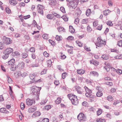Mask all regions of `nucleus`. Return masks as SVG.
Here are the masks:
<instances>
[{"label": "nucleus", "instance_id": "1", "mask_svg": "<svg viewBox=\"0 0 122 122\" xmlns=\"http://www.w3.org/2000/svg\"><path fill=\"white\" fill-rule=\"evenodd\" d=\"M78 4V1L76 0H74L71 2H69L68 6L70 8H72L74 9L77 7Z\"/></svg>", "mask_w": 122, "mask_h": 122}, {"label": "nucleus", "instance_id": "2", "mask_svg": "<svg viewBox=\"0 0 122 122\" xmlns=\"http://www.w3.org/2000/svg\"><path fill=\"white\" fill-rule=\"evenodd\" d=\"M97 41L95 44L96 46L98 47H101L102 45H105L106 42L103 41L101 39V37H98L97 38Z\"/></svg>", "mask_w": 122, "mask_h": 122}, {"label": "nucleus", "instance_id": "3", "mask_svg": "<svg viewBox=\"0 0 122 122\" xmlns=\"http://www.w3.org/2000/svg\"><path fill=\"white\" fill-rule=\"evenodd\" d=\"M84 88L86 92L85 95L86 97L90 98H93L94 97V96L92 94L91 90L89 89L86 86H85Z\"/></svg>", "mask_w": 122, "mask_h": 122}, {"label": "nucleus", "instance_id": "4", "mask_svg": "<svg viewBox=\"0 0 122 122\" xmlns=\"http://www.w3.org/2000/svg\"><path fill=\"white\" fill-rule=\"evenodd\" d=\"M77 118L80 121H85L86 119V117L82 113H80L78 115Z\"/></svg>", "mask_w": 122, "mask_h": 122}, {"label": "nucleus", "instance_id": "5", "mask_svg": "<svg viewBox=\"0 0 122 122\" xmlns=\"http://www.w3.org/2000/svg\"><path fill=\"white\" fill-rule=\"evenodd\" d=\"M3 39L5 43L7 45H9L12 42V41L10 38L7 37L5 36H3Z\"/></svg>", "mask_w": 122, "mask_h": 122}, {"label": "nucleus", "instance_id": "6", "mask_svg": "<svg viewBox=\"0 0 122 122\" xmlns=\"http://www.w3.org/2000/svg\"><path fill=\"white\" fill-rule=\"evenodd\" d=\"M37 11L39 13L40 15H43V6L40 5H38Z\"/></svg>", "mask_w": 122, "mask_h": 122}, {"label": "nucleus", "instance_id": "7", "mask_svg": "<svg viewBox=\"0 0 122 122\" xmlns=\"http://www.w3.org/2000/svg\"><path fill=\"white\" fill-rule=\"evenodd\" d=\"M35 102V101L34 100L30 99L29 98H27L26 101V105L29 106H31Z\"/></svg>", "mask_w": 122, "mask_h": 122}, {"label": "nucleus", "instance_id": "8", "mask_svg": "<svg viewBox=\"0 0 122 122\" xmlns=\"http://www.w3.org/2000/svg\"><path fill=\"white\" fill-rule=\"evenodd\" d=\"M75 88L78 93L80 94H82L83 92V90L80 87L78 86H75Z\"/></svg>", "mask_w": 122, "mask_h": 122}, {"label": "nucleus", "instance_id": "9", "mask_svg": "<svg viewBox=\"0 0 122 122\" xmlns=\"http://www.w3.org/2000/svg\"><path fill=\"white\" fill-rule=\"evenodd\" d=\"M13 49L11 48H8L6 49L4 52L3 53H6L9 55L11 53L13 52Z\"/></svg>", "mask_w": 122, "mask_h": 122}, {"label": "nucleus", "instance_id": "10", "mask_svg": "<svg viewBox=\"0 0 122 122\" xmlns=\"http://www.w3.org/2000/svg\"><path fill=\"white\" fill-rule=\"evenodd\" d=\"M89 75L90 76H94L97 77L98 76V74L97 72L93 71L90 72Z\"/></svg>", "mask_w": 122, "mask_h": 122}, {"label": "nucleus", "instance_id": "11", "mask_svg": "<svg viewBox=\"0 0 122 122\" xmlns=\"http://www.w3.org/2000/svg\"><path fill=\"white\" fill-rule=\"evenodd\" d=\"M72 104L76 105L78 103V101L77 98H75L71 101Z\"/></svg>", "mask_w": 122, "mask_h": 122}, {"label": "nucleus", "instance_id": "12", "mask_svg": "<svg viewBox=\"0 0 122 122\" xmlns=\"http://www.w3.org/2000/svg\"><path fill=\"white\" fill-rule=\"evenodd\" d=\"M67 96L69 99L71 100V101L72 100V99H73L75 98H77V97L76 96L71 94L68 95Z\"/></svg>", "mask_w": 122, "mask_h": 122}, {"label": "nucleus", "instance_id": "13", "mask_svg": "<svg viewBox=\"0 0 122 122\" xmlns=\"http://www.w3.org/2000/svg\"><path fill=\"white\" fill-rule=\"evenodd\" d=\"M18 66L20 68L23 69L25 67V63L23 62H19L18 65Z\"/></svg>", "mask_w": 122, "mask_h": 122}, {"label": "nucleus", "instance_id": "14", "mask_svg": "<svg viewBox=\"0 0 122 122\" xmlns=\"http://www.w3.org/2000/svg\"><path fill=\"white\" fill-rule=\"evenodd\" d=\"M15 60L14 59H12L9 61L8 62V64L10 66L14 65V64L15 62Z\"/></svg>", "mask_w": 122, "mask_h": 122}, {"label": "nucleus", "instance_id": "15", "mask_svg": "<svg viewBox=\"0 0 122 122\" xmlns=\"http://www.w3.org/2000/svg\"><path fill=\"white\" fill-rule=\"evenodd\" d=\"M0 112L3 113H9V112L5 108H2L0 109Z\"/></svg>", "mask_w": 122, "mask_h": 122}, {"label": "nucleus", "instance_id": "16", "mask_svg": "<svg viewBox=\"0 0 122 122\" xmlns=\"http://www.w3.org/2000/svg\"><path fill=\"white\" fill-rule=\"evenodd\" d=\"M36 109V107H35L30 108L28 109V111L29 112H34Z\"/></svg>", "mask_w": 122, "mask_h": 122}, {"label": "nucleus", "instance_id": "17", "mask_svg": "<svg viewBox=\"0 0 122 122\" xmlns=\"http://www.w3.org/2000/svg\"><path fill=\"white\" fill-rule=\"evenodd\" d=\"M77 72L78 74L82 75L85 72V70L81 69L77 70Z\"/></svg>", "mask_w": 122, "mask_h": 122}, {"label": "nucleus", "instance_id": "18", "mask_svg": "<svg viewBox=\"0 0 122 122\" xmlns=\"http://www.w3.org/2000/svg\"><path fill=\"white\" fill-rule=\"evenodd\" d=\"M90 63H92L94 65L97 66L99 65V62L96 60H93L92 61H90Z\"/></svg>", "mask_w": 122, "mask_h": 122}, {"label": "nucleus", "instance_id": "19", "mask_svg": "<svg viewBox=\"0 0 122 122\" xmlns=\"http://www.w3.org/2000/svg\"><path fill=\"white\" fill-rule=\"evenodd\" d=\"M9 2L11 5H15L17 3V1L14 0H10Z\"/></svg>", "mask_w": 122, "mask_h": 122}, {"label": "nucleus", "instance_id": "20", "mask_svg": "<svg viewBox=\"0 0 122 122\" xmlns=\"http://www.w3.org/2000/svg\"><path fill=\"white\" fill-rule=\"evenodd\" d=\"M101 57L104 60H107L109 58L108 56L106 54L103 55H102Z\"/></svg>", "mask_w": 122, "mask_h": 122}, {"label": "nucleus", "instance_id": "21", "mask_svg": "<svg viewBox=\"0 0 122 122\" xmlns=\"http://www.w3.org/2000/svg\"><path fill=\"white\" fill-rule=\"evenodd\" d=\"M36 87V86H34L32 87V88L31 90V91L32 92V93L33 94L35 95V92L37 90L35 88Z\"/></svg>", "mask_w": 122, "mask_h": 122}, {"label": "nucleus", "instance_id": "22", "mask_svg": "<svg viewBox=\"0 0 122 122\" xmlns=\"http://www.w3.org/2000/svg\"><path fill=\"white\" fill-rule=\"evenodd\" d=\"M41 115V113L40 112L37 111L35 112L33 114V115L35 117H37Z\"/></svg>", "mask_w": 122, "mask_h": 122}, {"label": "nucleus", "instance_id": "23", "mask_svg": "<svg viewBox=\"0 0 122 122\" xmlns=\"http://www.w3.org/2000/svg\"><path fill=\"white\" fill-rule=\"evenodd\" d=\"M111 69L113 71V72H111V74L113 76H114L116 75L115 71H116V69L113 67Z\"/></svg>", "mask_w": 122, "mask_h": 122}, {"label": "nucleus", "instance_id": "24", "mask_svg": "<svg viewBox=\"0 0 122 122\" xmlns=\"http://www.w3.org/2000/svg\"><path fill=\"white\" fill-rule=\"evenodd\" d=\"M46 17L49 19H52L53 18L54 16L52 14H50L48 15H47Z\"/></svg>", "mask_w": 122, "mask_h": 122}, {"label": "nucleus", "instance_id": "25", "mask_svg": "<svg viewBox=\"0 0 122 122\" xmlns=\"http://www.w3.org/2000/svg\"><path fill=\"white\" fill-rule=\"evenodd\" d=\"M56 39L57 41H59L62 39V38L61 36H58L57 35L56 37Z\"/></svg>", "mask_w": 122, "mask_h": 122}, {"label": "nucleus", "instance_id": "26", "mask_svg": "<svg viewBox=\"0 0 122 122\" xmlns=\"http://www.w3.org/2000/svg\"><path fill=\"white\" fill-rule=\"evenodd\" d=\"M36 76V74L35 73H33L30 75V77L31 80H33L34 79Z\"/></svg>", "mask_w": 122, "mask_h": 122}, {"label": "nucleus", "instance_id": "27", "mask_svg": "<svg viewBox=\"0 0 122 122\" xmlns=\"http://www.w3.org/2000/svg\"><path fill=\"white\" fill-rule=\"evenodd\" d=\"M110 12V11L109 10H107L103 11V14L105 15H107L109 14Z\"/></svg>", "mask_w": 122, "mask_h": 122}, {"label": "nucleus", "instance_id": "28", "mask_svg": "<svg viewBox=\"0 0 122 122\" xmlns=\"http://www.w3.org/2000/svg\"><path fill=\"white\" fill-rule=\"evenodd\" d=\"M91 13V10L90 9H87L86 11V14L87 16L90 15Z\"/></svg>", "mask_w": 122, "mask_h": 122}, {"label": "nucleus", "instance_id": "29", "mask_svg": "<svg viewBox=\"0 0 122 122\" xmlns=\"http://www.w3.org/2000/svg\"><path fill=\"white\" fill-rule=\"evenodd\" d=\"M52 13L53 14V16H54L57 18H61V16L59 14H57V13H55L54 12H53Z\"/></svg>", "mask_w": 122, "mask_h": 122}, {"label": "nucleus", "instance_id": "30", "mask_svg": "<svg viewBox=\"0 0 122 122\" xmlns=\"http://www.w3.org/2000/svg\"><path fill=\"white\" fill-rule=\"evenodd\" d=\"M103 94L102 92L98 91L96 95L97 97H101L102 95Z\"/></svg>", "mask_w": 122, "mask_h": 122}, {"label": "nucleus", "instance_id": "31", "mask_svg": "<svg viewBox=\"0 0 122 122\" xmlns=\"http://www.w3.org/2000/svg\"><path fill=\"white\" fill-rule=\"evenodd\" d=\"M61 99L60 98H57L55 101V102L57 104H59L61 102Z\"/></svg>", "mask_w": 122, "mask_h": 122}, {"label": "nucleus", "instance_id": "32", "mask_svg": "<svg viewBox=\"0 0 122 122\" xmlns=\"http://www.w3.org/2000/svg\"><path fill=\"white\" fill-rule=\"evenodd\" d=\"M107 100L109 101H112L113 100L112 97L111 96H109L107 98Z\"/></svg>", "mask_w": 122, "mask_h": 122}, {"label": "nucleus", "instance_id": "33", "mask_svg": "<svg viewBox=\"0 0 122 122\" xmlns=\"http://www.w3.org/2000/svg\"><path fill=\"white\" fill-rule=\"evenodd\" d=\"M96 121L97 122H105V120L104 119L99 118L97 119Z\"/></svg>", "mask_w": 122, "mask_h": 122}, {"label": "nucleus", "instance_id": "34", "mask_svg": "<svg viewBox=\"0 0 122 122\" xmlns=\"http://www.w3.org/2000/svg\"><path fill=\"white\" fill-rule=\"evenodd\" d=\"M3 53L4 54V55L3 56L2 58L4 59H6L9 56V55L6 53Z\"/></svg>", "mask_w": 122, "mask_h": 122}, {"label": "nucleus", "instance_id": "35", "mask_svg": "<svg viewBox=\"0 0 122 122\" xmlns=\"http://www.w3.org/2000/svg\"><path fill=\"white\" fill-rule=\"evenodd\" d=\"M76 42L78 45V46L80 47H82L83 46V44L78 41H76Z\"/></svg>", "mask_w": 122, "mask_h": 122}, {"label": "nucleus", "instance_id": "36", "mask_svg": "<svg viewBox=\"0 0 122 122\" xmlns=\"http://www.w3.org/2000/svg\"><path fill=\"white\" fill-rule=\"evenodd\" d=\"M74 37L71 36H69L66 39L68 41H72L74 40Z\"/></svg>", "mask_w": 122, "mask_h": 122}, {"label": "nucleus", "instance_id": "37", "mask_svg": "<svg viewBox=\"0 0 122 122\" xmlns=\"http://www.w3.org/2000/svg\"><path fill=\"white\" fill-rule=\"evenodd\" d=\"M47 101V100L46 99H45L43 100H42L41 103V105H43L45 104V103H46Z\"/></svg>", "mask_w": 122, "mask_h": 122}, {"label": "nucleus", "instance_id": "38", "mask_svg": "<svg viewBox=\"0 0 122 122\" xmlns=\"http://www.w3.org/2000/svg\"><path fill=\"white\" fill-rule=\"evenodd\" d=\"M52 62L50 60H49L47 61V65L49 67H50L51 66Z\"/></svg>", "mask_w": 122, "mask_h": 122}, {"label": "nucleus", "instance_id": "39", "mask_svg": "<svg viewBox=\"0 0 122 122\" xmlns=\"http://www.w3.org/2000/svg\"><path fill=\"white\" fill-rule=\"evenodd\" d=\"M117 45L120 47H122V40H120L118 42Z\"/></svg>", "mask_w": 122, "mask_h": 122}, {"label": "nucleus", "instance_id": "40", "mask_svg": "<svg viewBox=\"0 0 122 122\" xmlns=\"http://www.w3.org/2000/svg\"><path fill=\"white\" fill-rule=\"evenodd\" d=\"M51 106L50 105H49L45 106L44 107V109L46 110H48L50 109L51 108Z\"/></svg>", "mask_w": 122, "mask_h": 122}, {"label": "nucleus", "instance_id": "41", "mask_svg": "<svg viewBox=\"0 0 122 122\" xmlns=\"http://www.w3.org/2000/svg\"><path fill=\"white\" fill-rule=\"evenodd\" d=\"M102 110L100 109H99L97 111V115L99 116L102 113Z\"/></svg>", "mask_w": 122, "mask_h": 122}, {"label": "nucleus", "instance_id": "42", "mask_svg": "<svg viewBox=\"0 0 122 122\" xmlns=\"http://www.w3.org/2000/svg\"><path fill=\"white\" fill-rule=\"evenodd\" d=\"M67 75V73L66 72H64L63 73L62 75V78L64 79L66 76Z\"/></svg>", "mask_w": 122, "mask_h": 122}, {"label": "nucleus", "instance_id": "43", "mask_svg": "<svg viewBox=\"0 0 122 122\" xmlns=\"http://www.w3.org/2000/svg\"><path fill=\"white\" fill-rule=\"evenodd\" d=\"M8 81L9 83H11L12 82V79L9 76H7Z\"/></svg>", "mask_w": 122, "mask_h": 122}, {"label": "nucleus", "instance_id": "44", "mask_svg": "<svg viewBox=\"0 0 122 122\" xmlns=\"http://www.w3.org/2000/svg\"><path fill=\"white\" fill-rule=\"evenodd\" d=\"M20 107L22 110H23L25 107V104L23 103H21L20 104Z\"/></svg>", "mask_w": 122, "mask_h": 122}, {"label": "nucleus", "instance_id": "45", "mask_svg": "<svg viewBox=\"0 0 122 122\" xmlns=\"http://www.w3.org/2000/svg\"><path fill=\"white\" fill-rule=\"evenodd\" d=\"M82 23L83 24H86L88 22L87 19H84L82 20Z\"/></svg>", "mask_w": 122, "mask_h": 122}, {"label": "nucleus", "instance_id": "46", "mask_svg": "<svg viewBox=\"0 0 122 122\" xmlns=\"http://www.w3.org/2000/svg\"><path fill=\"white\" fill-rule=\"evenodd\" d=\"M49 120L48 119L45 118L43 119L41 122H49Z\"/></svg>", "mask_w": 122, "mask_h": 122}, {"label": "nucleus", "instance_id": "47", "mask_svg": "<svg viewBox=\"0 0 122 122\" xmlns=\"http://www.w3.org/2000/svg\"><path fill=\"white\" fill-rule=\"evenodd\" d=\"M22 56L23 58H25L27 57L28 56V55L26 53H23L22 54Z\"/></svg>", "mask_w": 122, "mask_h": 122}, {"label": "nucleus", "instance_id": "48", "mask_svg": "<svg viewBox=\"0 0 122 122\" xmlns=\"http://www.w3.org/2000/svg\"><path fill=\"white\" fill-rule=\"evenodd\" d=\"M30 51L31 52H34L35 51V48L34 47H31L30 48Z\"/></svg>", "mask_w": 122, "mask_h": 122}, {"label": "nucleus", "instance_id": "49", "mask_svg": "<svg viewBox=\"0 0 122 122\" xmlns=\"http://www.w3.org/2000/svg\"><path fill=\"white\" fill-rule=\"evenodd\" d=\"M116 72L119 74H122V71L120 69H118L116 71Z\"/></svg>", "mask_w": 122, "mask_h": 122}, {"label": "nucleus", "instance_id": "50", "mask_svg": "<svg viewBox=\"0 0 122 122\" xmlns=\"http://www.w3.org/2000/svg\"><path fill=\"white\" fill-rule=\"evenodd\" d=\"M107 25L110 26H112L113 25L112 22L110 21H108L107 22Z\"/></svg>", "mask_w": 122, "mask_h": 122}, {"label": "nucleus", "instance_id": "51", "mask_svg": "<svg viewBox=\"0 0 122 122\" xmlns=\"http://www.w3.org/2000/svg\"><path fill=\"white\" fill-rule=\"evenodd\" d=\"M60 10L63 13H66L65 9L63 7H61L60 8Z\"/></svg>", "mask_w": 122, "mask_h": 122}, {"label": "nucleus", "instance_id": "52", "mask_svg": "<svg viewBox=\"0 0 122 122\" xmlns=\"http://www.w3.org/2000/svg\"><path fill=\"white\" fill-rule=\"evenodd\" d=\"M25 5V4L24 2H21L19 4V5L20 7H24Z\"/></svg>", "mask_w": 122, "mask_h": 122}, {"label": "nucleus", "instance_id": "53", "mask_svg": "<svg viewBox=\"0 0 122 122\" xmlns=\"http://www.w3.org/2000/svg\"><path fill=\"white\" fill-rule=\"evenodd\" d=\"M6 12L8 14H9L10 12V10L8 7L6 8L5 9Z\"/></svg>", "mask_w": 122, "mask_h": 122}, {"label": "nucleus", "instance_id": "54", "mask_svg": "<svg viewBox=\"0 0 122 122\" xmlns=\"http://www.w3.org/2000/svg\"><path fill=\"white\" fill-rule=\"evenodd\" d=\"M96 89L98 90V91L102 92V89L101 87L100 86H97V87Z\"/></svg>", "mask_w": 122, "mask_h": 122}, {"label": "nucleus", "instance_id": "55", "mask_svg": "<svg viewBox=\"0 0 122 122\" xmlns=\"http://www.w3.org/2000/svg\"><path fill=\"white\" fill-rule=\"evenodd\" d=\"M47 70L46 69H44L43 70V71H42L41 73V75H43L46 74V72L47 71Z\"/></svg>", "mask_w": 122, "mask_h": 122}, {"label": "nucleus", "instance_id": "56", "mask_svg": "<svg viewBox=\"0 0 122 122\" xmlns=\"http://www.w3.org/2000/svg\"><path fill=\"white\" fill-rule=\"evenodd\" d=\"M43 55L45 56L46 57H48L49 56V54L46 51L44 52L43 53Z\"/></svg>", "mask_w": 122, "mask_h": 122}, {"label": "nucleus", "instance_id": "57", "mask_svg": "<svg viewBox=\"0 0 122 122\" xmlns=\"http://www.w3.org/2000/svg\"><path fill=\"white\" fill-rule=\"evenodd\" d=\"M106 84L110 85V86H112L113 85V83L111 82H105Z\"/></svg>", "mask_w": 122, "mask_h": 122}, {"label": "nucleus", "instance_id": "58", "mask_svg": "<svg viewBox=\"0 0 122 122\" xmlns=\"http://www.w3.org/2000/svg\"><path fill=\"white\" fill-rule=\"evenodd\" d=\"M79 19L78 18H76L75 20L74 21L75 23L77 25V24L79 23Z\"/></svg>", "mask_w": 122, "mask_h": 122}, {"label": "nucleus", "instance_id": "59", "mask_svg": "<svg viewBox=\"0 0 122 122\" xmlns=\"http://www.w3.org/2000/svg\"><path fill=\"white\" fill-rule=\"evenodd\" d=\"M111 51L112 52H115L117 53H118L119 52V51L115 49H112L111 50Z\"/></svg>", "mask_w": 122, "mask_h": 122}, {"label": "nucleus", "instance_id": "60", "mask_svg": "<svg viewBox=\"0 0 122 122\" xmlns=\"http://www.w3.org/2000/svg\"><path fill=\"white\" fill-rule=\"evenodd\" d=\"M4 47V44L3 43H0V50L2 49Z\"/></svg>", "mask_w": 122, "mask_h": 122}, {"label": "nucleus", "instance_id": "61", "mask_svg": "<svg viewBox=\"0 0 122 122\" xmlns=\"http://www.w3.org/2000/svg\"><path fill=\"white\" fill-rule=\"evenodd\" d=\"M49 41L50 43L52 45H55V42L51 40H49Z\"/></svg>", "mask_w": 122, "mask_h": 122}, {"label": "nucleus", "instance_id": "62", "mask_svg": "<svg viewBox=\"0 0 122 122\" xmlns=\"http://www.w3.org/2000/svg\"><path fill=\"white\" fill-rule=\"evenodd\" d=\"M39 65L38 64L36 63L35 64H33L32 65L31 67H37L39 66Z\"/></svg>", "mask_w": 122, "mask_h": 122}, {"label": "nucleus", "instance_id": "63", "mask_svg": "<svg viewBox=\"0 0 122 122\" xmlns=\"http://www.w3.org/2000/svg\"><path fill=\"white\" fill-rule=\"evenodd\" d=\"M54 82L56 86L58 85L59 84V81L57 80H55Z\"/></svg>", "mask_w": 122, "mask_h": 122}, {"label": "nucleus", "instance_id": "64", "mask_svg": "<svg viewBox=\"0 0 122 122\" xmlns=\"http://www.w3.org/2000/svg\"><path fill=\"white\" fill-rule=\"evenodd\" d=\"M57 67V68L60 71H64L63 70L61 69V66H58Z\"/></svg>", "mask_w": 122, "mask_h": 122}]
</instances>
